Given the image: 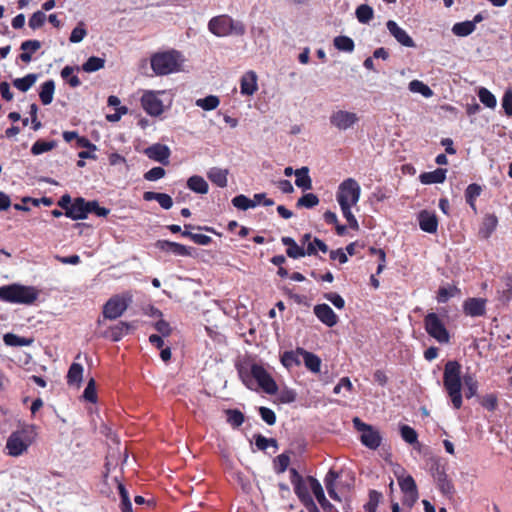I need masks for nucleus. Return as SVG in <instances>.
<instances>
[{
  "label": "nucleus",
  "mask_w": 512,
  "mask_h": 512,
  "mask_svg": "<svg viewBox=\"0 0 512 512\" xmlns=\"http://www.w3.org/2000/svg\"><path fill=\"white\" fill-rule=\"evenodd\" d=\"M259 412L263 421L268 425H273L276 422V415L273 410L267 407H260Z\"/></svg>",
  "instance_id": "obj_63"
},
{
  "label": "nucleus",
  "mask_w": 512,
  "mask_h": 512,
  "mask_svg": "<svg viewBox=\"0 0 512 512\" xmlns=\"http://www.w3.org/2000/svg\"><path fill=\"white\" fill-rule=\"evenodd\" d=\"M209 31L217 37L228 35L241 36L245 33V26L240 21H234L227 15L213 17L208 23Z\"/></svg>",
  "instance_id": "obj_7"
},
{
  "label": "nucleus",
  "mask_w": 512,
  "mask_h": 512,
  "mask_svg": "<svg viewBox=\"0 0 512 512\" xmlns=\"http://www.w3.org/2000/svg\"><path fill=\"white\" fill-rule=\"evenodd\" d=\"M295 184L297 187L303 190H309L312 188V180L309 176L308 167H301L295 170Z\"/></svg>",
  "instance_id": "obj_31"
},
{
  "label": "nucleus",
  "mask_w": 512,
  "mask_h": 512,
  "mask_svg": "<svg viewBox=\"0 0 512 512\" xmlns=\"http://www.w3.org/2000/svg\"><path fill=\"white\" fill-rule=\"evenodd\" d=\"M65 215L73 220H82L87 218L88 210L86 201L79 197L74 200L71 207L67 209Z\"/></svg>",
  "instance_id": "obj_20"
},
{
  "label": "nucleus",
  "mask_w": 512,
  "mask_h": 512,
  "mask_svg": "<svg viewBox=\"0 0 512 512\" xmlns=\"http://www.w3.org/2000/svg\"><path fill=\"white\" fill-rule=\"evenodd\" d=\"M37 436L34 425L23 424L13 431L6 441L7 454L12 457H19L27 452Z\"/></svg>",
  "instance_id": "obj_2"
},
{
  "label": "nucleus",
  "mask_w": 512,
  "mask_h": 512,
  "mask_svg": "<svg viewBox=\"0 0 512 512\" xmlns=\"http://www.w3.org/2000/svg\"><path fill=\"white\" fill-rule=\"evenodd\" d=\"M83 397L85 400L95 403L97 401L96 383L93 378L89 380L84 390Z\"/></svg>",
  "instance_id": "obj_54"
},
{
  "label": "nucleus",
  "mask_w": 512,
  "mask_h": 512,
  "mask_svg": "<svg viewBox=\"0 0 512 512\" xmlns=\"http://www.w3.org/2000/svg\"><path fill=\"white\" fill-rule=\"evenodd\" d=\"M187 187L198 194H206L209 190L207 181L198 175H193L187 180Z\"/></svg>",
  "instance_id": "obj_30"
},
{
  "label": "nucleus",
  "mask_w": 512,
  "mask_h": 512,
  "mask_svg": "<svg viewBox=\"0 0 512 512\" xmlns=\"http://www.w3.org/2000/svg\"><path fill=\"white\" fill-rule=\"evenodd\" d=\"M481 192V186L475 183L470 184L465 191L466 202L473 210H476L475 200L480 196Z\"/></svg>",
  "instance_id": "obj_37"
},
{
  "label": "nucleus",
  "mask_w": 512,
  "mask_h": 512,
  "mask_svg": "<svg viewBox=\"0 0 512 512\" xmlns=\"http://www.w3.org/2000/svg\"><path fill=\"white\" fill-rule=\"evenodd\" d=\"M475 30L474 23L470 21L455 23L452 27V32L456 36L465 37L473 33Z\"/></svg>",
  "instance_id": "obj_36"
},
{
  "label": "nucleus",
  "mask_w": 512,
  "mask_h": 512,
  "mask_svg": "<svg viewBox=\"0 0 512 512\" xmlns=\"http://www.w3.org/2000/svg\"><path fill=\"white\" fill-rule=\"evenodd\" d=\"M333 42L336 49L344 52H352L355 47L354 41L348 36H337Z\"/></svg>",
  "instance_id": "obj_42"
},
{
  "label": "nucleus",
  "mask_w": 512,
  "mask_h": 512,
  "mask_svg": "<svg viewBox=\"0 0 512 512\" xmlns=\"http://www.w3.org/2000/svg\"><path fill=\"white\" fill-rule=\"evenodd\" d=\"M446 173V169L438 168L432 172L422 173L419 179L423 184L443 183L446 179Z\"/></svg>",
  "instance_id": "obj_28"
},
{
  "label": "nucleus",
  "mask_w": 512,
  "mask_h": 512,
  "mask_svg": "<svg viewBox=\"0 0 512 512\" xmlns=\"http://www.w3.org/2000/svg\"><path fill=\"white\" fill-rule=\"evenodd\" d=\"M373 14V9L367 4H362L356 9V17L361 23H368L373 18Z\"/></svg>",
  "instance_id": "obj_48"
},
{
  "label": "nucleus",
  "mask_w": 512,
  "mask_h": 512,
  "mask_svg": "<svg viewBox=\"0 0 512 512\" xmlns=\"http://www.w3.org/2000/svg\"><path fill=\"white\" fill-rule=\"evenodd\" d=\"M281 242L287 246L286 253L290 258L297 259L304 257L305 255H314L316 254L315 247L313 243H309L307 245L306 250L299 246L296 241L288 236L282 237Z\"/></svg>",
  "instance_id": "obj_15"
},
{
  "label": "nucleus",
  "mask_w": 512,
  "mask_h": 512,
  "mask_svg": "<svg viewBox=\"0 0 512 512\" xmlns=\"http://www.w3.org/2000/svg\"><path fill=\"white\" fill-rule=\"evenodd\" d=\"M38 298V291L31 286L12 284L0 287V299L10 303L30 305Z\"/></svg>",
  "instance_id": "obj_6"
},
{
  "label": "nucleus",
  "mask_w": 512,
  "mask_h": 512,
  "mask_svg": "<svg viewBox=\"0 0 512 512\" xmlns=\"http://www.w3.org/2000/svg\"><path fill=\"white\" fill-rule=\"evenodd\" d=\"M37 75L36 74H28L23 78H17L13 81V85L20 91L26 92L28 91L36 82Z\"/></svg>",
  "instance_id": "obj_35"
},
{
  "label": "nucleus",
  "mask_w": 512,
  "mask_h": 512,
  "mask_svg": "<svg viewBox=\"0 0 512 512\" xmlns=\"http://www.w3.org/2000/svg\"><path fill=\"white\" fill-rule=\"evenodd\" d=\"M86 35H87V31L83 27V23H80L77 27H75L72 30L69 40L72 43H79L84 39V37Z\"/></svg>",
  "instance_id": "obj_59"
},
{
  "label": "nucleus",
  "mask_w": 512,
  "mask_h": 512,
  "mask_svg": "<svg viewBox=\"0 0 512 512\" xmlns=\"http://www.w3.org/2000/svg\"><path fill=\"white\" fill-rule=\"evenodd\" d=\"M360 194L361 188L357 181L353 178H348L339 185L336 195L343 216L346 218L349 226L355 230L359 228V225L351 208L358 203Z\"/></svg>",
  "instance_id": "obj_1"
},
{
  "label": "nucleus",
  "mask_w": 512,
  "mask_h": 512,
  "mask_svg": "<svg viewBox=\"0 0 512 512\" xmlns=\"http://www.w3.org/2000/svg\"><path fill=\"white\" fill-rule=\"evenodd\" d=\"M485 303L481 298H469L464 302V312L472 317L482 316L485 314Z\"/></svg>",
  "instance_id": "obj_22"
},
{
  "label": "nucleus",
  "mask_w": 512,
  "mask_h": 512,
  "mask_svg": "<svg viewBox=\"0 0 512 512\" xmlns=\"http://www.w3.org/2000/svg\"><path fill=\"white\" fill-rule=\"evenodd\" d=\"M156 246L163 251L171 252L178 256H187L190 254L188 248L182 244L176 242H170L166 240H160L156 243Z\"/></svg>",
  "instance_id": "obj_24"
},
{
  "label": "nucleus",
  "mask_w": 512,
  "mask_h": 512,
  "mask_svg": "<svg viewBox=\"0 0 512 512\" xmlns=\"http://www.w3.org/2000/svg\"><path fill=\"white\" fill-rule=\"evenodd\" d=\"M409 90L412 93H419L426 98H429L433 95V91L430 89V87L420 80H412L409 83Z\"/></svg>",
  "instance_id": "obj_40"
},
{
  "label": "nucleus",
  "mask_w": 512,
  "mask_h": 512,
  "mask_svg": "<svg viewBox=\"0 0 512 512\" xmlns=\"http://www.w3.org/2000/svg\"><path fill=\"white\" fill-rule=\"evenodd\" d=\"M281 362L286 368H291L294 365L301 363V354L298 353V349L294 351H287L281 357Z\"/></svg>",
  "instance_id": "obj_44"
},
{
  "label": "nucleus",
  "mask_w": 512,
  "mask_h": 512,
  "mask_svg": "<svg viewBox=\"0 0 512 512\" xmlns=\"http://www.w3.org/2000/svg\"><path fill=\"white\" fill-rule=\"evenodd\" d=\"M460 294V290L456 286L440 287L438 290L437 301L445 303L450 298Z\"/></svg>",
  "instance_id": "obj_43"
},
{
  "label": "nucleus",
  "mask_w": 512,
  "mask_h": 512,
  "mask_svg": "<svg viewBox=\"0 0 512 512\" xmlns=\"http://www.w3.org/2000/svg\"><path fill=\"white\" fill-rule=\"evenodd\" d=\"M314 314L317 318L327 325L328 327H333L338 322V317L332 308L327 304H318L314 307Z\"/></svg>",
  "instance_id": "obj_18"
},
{
  "label": "nucleus",
  "mask_w": 512,
  "mask_h": 512,
  "mask_svg": "<svg viewBox=\"0 0 512 512\" xmlns=\"http://www.w3.org/2000/svg\"><path fill=\"white\" fill-rule=\"evenodd\" d=\"M420 229L427 233H436L438 220L435 213L423 210L418 215Z\"/></svg>",
  "instance_id": "obj_19"
},
{
  "label": "nucleus",
  "mask_w": 512,
  "mask_h": 512,
  "mask_svg": "<svg viewBox=\"0 0 512 512\" xmlns=\"http://www.w3.org/2000/svg\"><path fill=\"white\" fill-rule=\"evenodd\" d=\"M132 302V295L125 293L111 297L103 307V317L109 320L119 318L129 307Z\"/></svg>",
  "instance_id": "obj_8"
},
{
  "label": "nucleus",
  "mask_w": 512,
  "mask_h": 512,
  "mask_svg": "<svg viewBox=\"0 0 512 512\" xmlns=\"http://www.w3.org/2000/svg\"><path fill=\"white\" fill-rule=\"evenodd\" d=\"M329 121L333 128L339 131H347L359 122V117L355 112L335 109L330 114Z\"/></svg>",
  "instance_id": "obj_12"
},
{
  "label": "nucleus",
  "mask_w": 512,
  "mask_h": 512,
  "mask_svg": "<svg viewBox=\"0 0 512 512\" xmlns=\"http://www.w3.org/2000/svg\"><path fill=\"white\" fill-rule=\"evenodd\" d=\"M498 225V218L494 214H488L484 217L479 234L482 238H489Z\"/></svg>",
  "instance_id": "obj_29"
},
{
  "label": "nucleus",
  "mask_w": 512,
  "mask_h": 512,
  "mask_svg": "<svg viewBox=\"0 0 512 512\" xmlns=\"http://www.w3.org/2000/svg\"><path fill=\"white\" fill-rule=\"evenodd\" d=\"M290 464V457L288 454H280L274 460V470L276 473H284Z\"/></svg>",
  "instance_id": "obj_51"
},
{
  "label": "nucleus",
  "mask_w": 512,
  "mask_h": 512,
  "mask_svg": "<svg viewBox=\"0 0 512 512\" xmlns=\"http://www.w3.org/2000/svg\"><path fill=\"white\" fill-rule=\"evenodd\" d=\"M87 210L89 213H95L97 216L105 217L109 214V209L100 207L97 201H86Z\"/></svg>",
  "instance_id": "obj_55"
},
{
  "label": "nucleus",
  "mask_w": 512,
  "mask_h": 512,
  "mask_svg": "<svg viewBox=\"0 0 512 512\" xmlns=\"http://www.w3.org/2000/svg\"><path fill=\"white\" fill-rule=\"evenodd\" d=\"M319 203V198L313 193H307L303 195L297 201L298 207L312 208Z\"/></svg>",
  "instance_id": "obj_52"
},
{
  "label": "nucleus",
  "mask_w": 512,
  "mask_h": 512,
  "mask_svg": "<svg viewBox=\"0 0 512 512\" xmlns=\"http://www.w3.org/2000/svg\"><path fill=\"white\" fill-rule=\"evenodd\" d=\"M184 61L183 55L176 50L155 53L150 59L151 68L158 76L181 71Z\"/></svg>",
  "instance_id": "obj_4"
},
{
  "label": "nucleus",
  "mask_w": 512,
  "mask_h": 512,
  "mask_svg": "<svg viewBox=\"0 0 512 512\" xmlns=\"http://www.w3.org/2000/svg\"><path fill=\"white\" fill-rule=\"evenodd\" d=\"M228 169H223L219 167H212L207 172L208 179L220 188H224L228 183Z\"/></svg>",
  "instance_id": "obj_23"
},
{
  "label": "nucleus",
  "mask_w": 512,
  "mask_h": 512,
  "mask_svg": "<svg viewBox=\"0 0 512 512\" xmlns=\"http://www.w3.org/2000/svg\"><path fill=\"white\" fill-rule=\"evenodd\" d=\"M290 472V480L294 486V491L300 501L307 507L316 509V505L310 495V483L306 479L297 472L296 469L291 468Z\"/></svg>",
  "instance_id": "obj_9"
},
{
  "label": "nucleus",
  "mask_w": 512,
  "mask_h": 512,
  "mask_svg": "<svg viewBox=\"0 0 512 512\" xmlns=\"http://www.w3.org/2000/svg\"><path fill=\"white\" fill-rule=\"evenodd\" d=\"M232 204L234 207L240 209V210H247L250 208H254L257 206V202L249 199L245 195H237L232 199Z\"/></svg>",
  "instance_id": "obj_46"
},
{
  "label": "nucleus",
  "mask_w": 512,
  "mask_h": 512,
  "mask_svg": "<svg viewBox=\"0 0 512 512\" xmlns=\"http://www.w3.org/2000/svg\"><path fill=\"white\" fill-rule=\"evenodd\" d=\"M443 385L448 393L453 407L459 409L462 406V379L461 365L457 361H449L444 367Z\"/></svg>",
  "instance_id": "obj_3"
},
{
  "label": "nucleus",
  "mask_w": 512,
  "mask_h": 512,
  "mask_svg": "<svg viewBox=\"0 0 512 512\" xmlns=\"http://www.w3.org/2000/svg\"><path fill=\"white\" fill-rule=\"evenodd\" d=\"M239 376L245 386L249 389H253L254 379L258 386L267 394H275L277 392L278 388L276 382L262 365L253 364L249 372L244 369H240Z\"/></svg>",
  "instance_id": "obj_5"
},
{
  "label": "nucleus",
  "mask_w": 512,
  "mask_h": 512,
  "mask_svg": "<svg viewBox=\"0 0 512 512\" xmlns=\"http://www.w3.org/2000/svg\"><path fill=\"white\" fill-rule=\"evenodd\" d=\"M386 27L389 33L395 38V40L399 44L409 48L415 47L414 40L395 21L388 20L386 23Z\"/></svg>",
  "instance_id": "obj_16"
},
{
  "label": "nucleus",
  "mask_w": 512,
  "mask_h": 512,
  "mask_svg": "<svg viewBox=\"0 0 512 512\" xmlns=\"http://www.w3.org/2000/svg\"><path fill=\"white\" fill-rule=\"evenodd\" d=\"M354 427L361 432L362 444L370 449H377L381 444V435L373 426L362 422L358 417L353 418Z\"/></svg>",
  "instance_id": "obj_11"
},
{
  "label": "nucleus",
  "mask_w": 512,
  "mask_h": 512,
  "mask_svg": "<svg viewBox=\"0 0 512 512\" xmlns=\"http://www.w3.org/2000/svg\"><path fill=\"white\" fill-rule=\"evenodd\" d=\"M145 154L148 158L167 165L169 163L171 151L168 146L156 143L147 147L145 149Z\"/></svg>",
  "instance_id": "obj_17"
},
{
  "label": "nucleus",
  "mask_w": 512,
  "mask_h": 512,
  "mask_svg": "<svg viewBox=\"0 0 512 512\" xmlns=\"http://www.w3.org/2000/svg\"><path fill=\"white\" fill-rule=\"evenodd\" d=\"M502 107L507 116H512V90L505 91L502 98Z\"/></svg>",
  "instance_id": "obj_61"
},
{
  "label": "nucleus",
  "mask_w": 512,
  "mask_h": 512,
  "mask_svg": "<svg viewBox=\"0 0 512 512\" xmlns=\"http://www.w3.org/2000/svg\"><path fill=\"white\" fill-rule=\"evenodd\" d=\"M165 91L146 90L141 96V106L150 116H159L164 112V104L160 96Z\"/></svg>",
  "instance_id": "obj_13"
},
{
  "label": "nucleus",
  "mask_w": 512,
  "mask_h": 512,
  "mask_svg": "<svg viewBox=\"0 0 512 512\" xmlns=\"http://www.w3.org/2000/svg\"><path fill=\"white\" fill-rule=\"evenodd\" d=\"M195 104H196V106L202 108L203 110L211 111V110L216 109L219 106L220 100L215 95H209L205 98L197 99Z\"/></svg>",
  "instance_id": "obj_39"
},
{
  "label": "nucleus",
  "mask_w": 512,
  "mask_h": 512,
  "mask_svg": "<svg viewBox=\"0 0 512 512\" xmlns=\"http://www.w3.org/2000/svg\"><path fill=\"white\" fill-rule=\"evenodd\" d=\"M324 298L330 301L337 309H343L345 306L344 299L337 293H326L324 294Z\"/></svg>",
  "instance_id": "obj_62"
},
{
  "label": "nucleus",
  "mask_w": 512,
  "mask_h": 512,
  "mask_svg": "<svg viewBox=\"0 0 512 512\" xmlns=\"http://www.w3.org/2000/svg\"><path fill=\"white\" fill-rule=\"evenodd\" d=\"M400 432H401V437L407 443L414 444L417 442L418 435L412 427H410L408 425H403L400 428Z\"/></svg>",
  "instance_id": "obj_53"
},
{
  "label": "nucleus",
  "mask_w": 512,
  "mask_h": 512,
  "mask_svg": "<svg viewBox=\"0 0 512 512\" xmlns=\"http://www.w3.org/2000/svg\"><path fill=\"white\" fill-rule=\"evenodd\" d=\"M500 300L508 302L512 298V276H506L503 278V288L499 290Z\"/></svg>",
  "instance_id": "obj_49"
},
{
  "label": "nucleus",
  "mask_w": 512,
  "mask_h": 512,
  "mask_svg": "<svg viewBox=\"0 0 512 512\" xmlns=\"http://www.w3.org/2000/svg\"><path fill=\"white\" fill-rule=\"evenodd\" d=\"M46 20V15L42 11H37L32 14L29 19V27L33 30L38 29L43 26Z\"/></svg>",
  "instance_id": "obj_56"
},
{
  "label": "nucleus",
  "mask_w": 512,
  "mask_h": 512,
  "mask_svg": "<svg viewBox=\"0 0 512 512\" xmlns=\"http://www.w3.org/2000/svg\"><path fill=\"white\" fill-rule=\"evenodd\" d=\"M119 495L121 497V510L122 512H132V504L129 498V493L122 483L118 484Z\"/></svg>",
  "instance_id": "obj_50"
},
{
  "label": "nucleus",
  "mask_w": 512,
  "mask_h": 512,
  "mask_svg": "<svg viewBox=\"0 0 512 512\" xmlns=\"http://www.w3.org/2000/svg\"><path fill=\"white\" fill-rule=\"evenodd\" d=\"M480 101L488 108H495L497 101L496 97L486 88L482 87L478 91Z\"/></svg>",
  "instance_id": "obj_47"
},
{
  "label": "nucleus",
  "mask_w": 512,
  "mask_h": 512,
  "mask_svg": "<svg viewBox=\"0 0 512 512\" xmlns=\"http://www.w3.org/2000/svg\"><path fill=\"white\" fill-rule=\"evenodd\" d=\"M3 341L7 346L20 347L30 346L33 343L32 338L20 337L13 333H7L3 337Z\"/></svg>",
  "instance_id": "obj_32"
},
{
  "label": "nucleus",
  "mask_w": 512,
  "mask_h": 512,
  "mask_svg": "<svg viewBox=\"0 0 512 512\" xmlns=\"http://www.w3.org/2000/svg\"><path fill=\"white\" fill-rule=\"evenodd\" d=\"M56 145H57V143L54 140H52V141L38 140L32 145L31 153L33 155H40L42 153L51 151L52 149H54L56 147Z\"/></svg>",
  "instance_id": "obj_41"
},
{
  "label": "nucleus",
  "mask_w": 512,
  "mask_h": 512,
  "mask_svg": "<svg viewBox=\"0 0 512 512\" xmlns=\"http://www.w3.org/2000/svg\"><path fill=\"white\" fill-rule=\"evenodd\" d=\"M165 176V170L162 167H153L147 171L144 178L148 181H156Z\"/></svg>",
  "instance_id": "obj_60"
},
{
  "label": "nucleus",
  "mask_w": 512,
  "mask_h": 512,
  "mask_svg": "<svg viewBox=\"0 0 512 512\" xmlns=\"http://www.w3.org/2000/svg\"><path fill=\"white\" fill-rule=\"evenodd\" d=\"M426 332L441 344L450 340V335L442 320L436 313H428L424 319Z\"/></svg>",
  "instance_id": "obj_10"
},
{
  "label": "nucleus",
  "mask_w": 512,
  "mask_h": 512,
  "mask_svg": "<svg viewBox=\"0 0 512 512\" xmlns=\"http://www.w3.org/2000/svg\"><path fill=\"white\" fill-rule=\"evenodd\" d=\"M298 353L301 354V358L307 369L313 373L320 372L321 359L317 355L301 348H298Z\"/></svg>",
  "instance_id": "obj_25"
},
{
  "label": "nucleus",
  "mask_w": 512,
  "mask_h": 512,
  "mask_svg": "<svg viewBox=\"0 0 512 512\" xmlns=\"http://www.w3.org/2000/svg\"><path fill=\"white\" fill-rule=\"evenodd\" d=\"M132 327V324L128 322H119L117 325L111 327L104 336L110 338L114 342H117L121 340L124 335L128 334Z\"/></svg>",
  "instance_id": "obj_27"
},
{
  "label": "nucleus",
  "mask_w": 512,
  "mask_h": 512,
  "mask_svg": "<svg viewBox=\"0 0 512 512\" xmlns=\"http://www.w3.org/2000/svg\"><path fill=\"white\" fill-rule=\"evenodd\" d=\"M241 94L252 96L258 89L257 75L254 71H248L241 77Z\"/></svg>",
  "instance_id": "obj_21"
},
{
  "label": "nucleus",
  "mask_w": 512,
  "mask_h": 512,
  "mask_svg": "<svg viewBox=\"0 0 512 512\" xmlns=\"http://www.w3.org/2000/svg\"><path fill=\"white\" fill-rule=\"evenodd\" d=\"M55 84L53 80L46 81L41 86L39 97L44 105H48L53 100Z\"/></svg>",
  "instance_id": "obj_33"
},
{
  "label": "nucleus",
  "mask_w": 512,
  "mask_h": 512,
  "mask_svg": "<svg viewBox=\"0 0 512 512\" xmlns=\"http://www.w3.org/2000/svg\"><path fill=\"white\" fill-rule=\"evenodd\" d=\"M83 375V367L81 364L73 363L67 374L68 384H77L79 385L82 381Z\"/></svg>",
  "instance_id": "obj_38"
},
{
  "label": "nucleus",
  "mask_w": 512,
  "mask_h": 512,
  "mask_svg": "<svg viewBox=\"0 0 512 512\" xmlns=\"http://www.w3.org/2000/svg\"><path fill=\"white\" fill-rule=\"evenodd\" d=\"M307 481L310 483V489L313 492V494L315 495L319 504L324 509L330 508L331 505L325 497V494H324V491H323V488H322L320 482L312 476L307 477Z\"/></svg>",
  "instance_id": "obj_26"
},
{
  "label": "nucleus",
  "mask_w": 512,
  "mask_h": 512,
  "mask_svg": "<svg viewBox=\"0 0 512 512\" xmlns=\"http://www.w3.org/2000/svg\"><path fill=\"white\" fill-rule=\"evenodd\" d=\"M381 497V493L375 490L370 491L369 502L365 506L367 512H376V508L380 502Z\"/></svg>",
  "instance_id": "obj_58"
},
{
  "label": "nucleus",
  "mask_w": 512,
  "mask_h": 512,
  "mask_svg": "<svg viewBox=\"0 0 512 512\" xmlns=\"http://www.w3.org/2000/svg\"><path fill=\"white\" fill-rule=\"evenodd\" d=\"M41 48V42L38 40H26L21 44V50L34 53Z\"/></svg>",
  "instance_id": "obj_64"
},
{
  "label": "nucleus",
  "mask_w": 512,
  "mask_h": 512,
  "mask_svg": "<svg viewBox=\"0 0 512 512\" xmlns=\"http://www.w3.org/2000/svg\"><path fill=\"white\" fill-rule=\"evenodd\" d=\"M105 65V60L100 57L92 56L83 64L82 69L87 72H95L102 69Z\"/></svg>",
  "instance_id": "obj_45"
},
{
  "label": "nucleus",
  "mask_w": 512,
  "mask_h": 512,
  "mask_svg": "<svg viewBox=\"0 0 512 512\" xmlns=\"http://www.w3.org/2000/svg\"><path fill=\"white\" fill-rule=\"evenodd\" d=\"M398 484L403 493V504L411 508L418 499V490L415 480L410 475H405L402 470L401 474L397 475Z\"/></svg>",
  "instance_id": "obj_14"
},
{
  "label": "nucleus",
  "mask_w": 512,
  "mask_h": 512,
  "mask_svg": "<svg viewBox=\"0 0 512 512\" xmlns=\"http://www.w3.org/2000/svg\"><path fill=\"white\" fill-rule=\"evenodd\" d=\"M464 386L466 388L465 396L467 398H472L477 395L478 391V381L476 380L473 374H465L463 376Z\"/></svg>",
  "instance_id": "obj_34"
},
{
  "label": "nucleus",
  "mask_w": 512,
  "mask_h": 512,
  "mask_svg": "<svg viewBox=\"0 0 512 512\" xmlns=\"http://www.w3.org/2000/svg\"><path fill=\"white\" fill-rule=\"evenodd\" d=\"M227 421L235 426L239 427L244 422V415L239 410H228L227 411Z\"/></svg>",
  "instance_id": "obj_57"
}]
</instances>
